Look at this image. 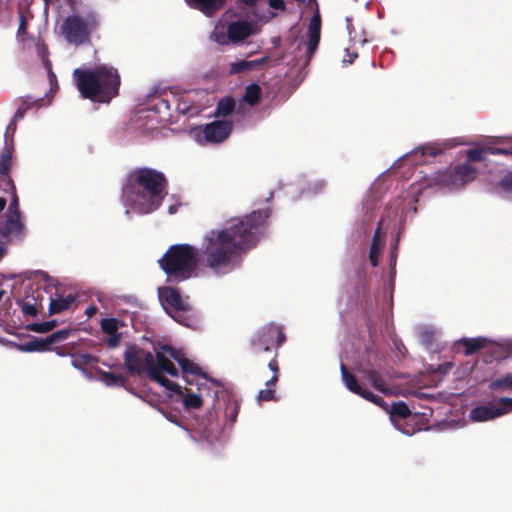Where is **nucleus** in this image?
Instances as JSON below:
<instances>
[{
    "mask_svg": "<svg viewBox=\"0 0 512 512\" xmlns=\"http://www.w3.org/2000/svg\"><path fill=\"white\" fill-rule=\"evenodd\" d=\"M512 411V398L502 397L498 402L477 406L470 412L473 421L483 422L502 416Z\"/></svg>",
    "mask_w": 512,
    "mask_h": 512,
    "instance_id": "obj_9",
    "label": "nucleus"
},
{
    "mask_svg": "<svg viewBox=\"0 0 512 512\" xmlns=\"http://www.w3.org/2000/svg\"><path fill=\"white\" fill-rule=\"evenodd\" d=\"M3 295H4V291L3 290H0V301L2 300L3 298Z\"/></svg>",
    "mask_w": 512,
    "mask_h": 512,
    "instance_id": "obj_57",
    "label": "nucleus"
},
{
    "mask_svg": "<svg viewBox=\"0 0 512 512\" xmlns=\"http://www.w3.org/2000/svg\"><path fill=\"white\" fill-rule=\"evenodd\" d=\"M489 154L492 155H512V148H499V147H491L489 148Z\"/></svg>",
    "mask_w": 512,
    "mask_h": 512,
    "instance_id": "obj_44",
    "label": "nucleus"
},
{
    "mask_svg": "<svg viewBox=\"0 0 512 512\" xmlns=\"http://www.w3.org/2000/svg\"><path fill=\"white\" fill-rule=\"evenodd\" d=\"M56 325V320H50L41 323H32L29 325V329L37 333H47L53 330L56 327Z\"/></svg>",
    "mask_w": 512,
    "mask_h": 512,
    "instance_id": "obj_35",
    "label": "nucleus"
},
{
    "mask_svg": "<svg viewBox=\"0 0 512 512\" xmlns=\"http://www.w3.org/2000/svg\"><path fill=\"white\" fill-rule=\"evenodd\" d=\"M56 81L55 74L51 71V82Z\"/></svg>",
    "mask_w": 512,
    "mask_h": 512,
    "instance_id": "obj_56",
    "label": "nucleus"
},
{
    "mask_svg": "<svg viewBox=\"0 0 512 512\" xmlns=\"http://www.w3.org/2000/svg\"><path fill=\"white\" fill-rule=\"evenodd\" d=\"M160 298L174 310L172 317L178 323L190 327L193 322L192 306L183 299L180 292L173 287L159 289Z\"/></svg>",
    "mask_w": 512,
    "mask_h": 512,
    "instance_id": "obj_8",
    "label": "nucleus"
},
{
    "mask_svg": "<svg viewBox=\"0 0 512 512\" xmlns=\"http://www.w3.org/2000/svg\"><path fill=\"white\" fill-rule=\"evenodd\" d=\"M238 1L247 7H254L257 3V0H238Z\"/></svg>",
    "mask_w": 512,
    "mask_h": 512,
    "instance_id": "obj_49",
    "label": "nucleus"
},
{
    "mask_svg": "<svg viewBox=\"0 0 512 512\" xmlns=\"http://www.w3.org/2000/svg\"><path fill=\"white\" fill-rule=\"evenodd\" d=\"M76 300V297L72 294L67 295L66 297H59L56 299H51L49 304V314H59L70 308L71 304Z\"/></svg>",
    "mask_w": 512,
    "mask_h": 512,
    "instance_id": "obj_22",
    "label": "nucleus"
},
{
    "mask_svg": "<svg viewBox=\"0 0 512 512\" xmlns=\"http://www.w3.org/2000/svg\"><path fill=\"white\" fill-rule=\"evenodd\" d=\"M489 388L493 391L511 390L512 389V373H508L503 377L494 379L490 382Z\"/></svg>",
    "mask_w": 512,
    "mask_h": 512,
    "instance_id": "obj_31",
    "label": "nucleus"
},
{
    "mask_svg": "<svg viewBox=\"0 0 512 512\" xmlns=\"http://www.w3.org/2000/svg\"><path fill=\"white\" fill-rule=\"evenodd\" d=\"M387 411L392 417L399 419H406L411 415V410L403 401L393 402Z\"/></svg>",
    "mask_w": 512,
    "mask_h": 512,
    "instance_id": "obj_30",
    "label": "nucleus"
},
{
    "mask_svg": "<svg viewBox=\"0 0 512 512\" xmlns=\"http://www.w3.org/2000/svg\"><path fill=\"white\" fill-rule=\"evenodd\" d=\"M235 109V100L232 97L221 98L215 108L216 117H226L232 114Z\"/></svg>",
    "mask_w": 512,
    "mask_h": 512,
    "instance_id": "obj_25",
    "label": "nucleus"
},
{
    "mask_svg": "<svg viewBox=\"0 0 512 512\" xmlns=\"http://www.w3.org/2000/svg\"><path fill=\"white\" fill-rule=\"evenodd\" d=\"M69 335H70V330H68V329L58 330V331L50 334L47 337L48 343H49V345H51L54 343L62 342L64 340H66L69 337Z\"/></svg>",
    "mask_w": 512,
    "mask_h": 512,
    "instance_id": "obj_39",
    "label": "nucleus"
},
{
    "mask_svg": "<svg viewBox=\"0 0 512 512\" xmlns=\"http://www.w3.org/2000/svg\"><path fill=\"white\" fill-rule=\"evenodd\" d=\"M267 60H268L267 57H262L260 59L250 60L249 62H253V63H251V69L253 70L255 68L263 66L267 62Z\"/></svg>",
    "mask_w": 512,
    "mask_h": 512,
    "instance_id": "obj_47",
    "label": "nucleus"
},
{
    "mask_svg": "<svg viewBox=\"0 0 512 512\" xmlns=\"http://www.w3.org/2000/svg\"><path fill=\"white\" fill-rule=\"evenodd\" d=\"M363 376L369 383L379 392L383 394H391L390 388L387 386L382 373L376 369L363 370Z\"/></svg>",
    "mask_w": 512,
    "mask_h": 512,
    "instance_id": "obj_19",
    "label": "nucleus"
},
{
    "mask_svg": "<svg viewBox=\"0 0 512 512\" xmlns=\"http://www.w3.org/2000/svg\"><path fill=\"white\" fill-rule=\"evenodd\" d=\"M286 341V335L281 327L270 324L261 328L251 340V352L258 357L263 352H271L274 347V353L278 355V349Z\"/></svg>",
    "mask_w": 512,
    "mask_h": 512,
    "instance_id": "obj_6",
    "label": "nucleus"
},
{
    "mask_svg": "<svg viewBox=\"0 0 512 512\" xmlns=\"http://www.w3.org/2000/svg\"><path fill=\"white\" fill-rule=\"evenodd\" d=\"M5 251H6L5 248L0 247V259L4 256Z\"/></svg>",
    "mask_w": 512,
    "mask_h": 512,
    "instance_id": "obj_54",
    "label": "nucleus"
},
{
    "mask_svg": "<svg viewBox=\"0 0 512 512\" xmlns=\"http://www.w3.org/2000/svg\"><path fill=\"white\" fill-rule=\"evenodd\" d=\"M97 372L101 380L107 386H124L125 384V378L120 374H114L112 372H107L100 369H98Z\"/></svg>",
    "mask_w": 512,
    "mask_h": 512,
    "instance_id": "obj_29",
    "label": "nucleus"
},
{
    "mask_svg": "<svg viewBox=\"0 0 512 512\" xmlns=\"http://www.w3.org/2000/svg\"><path fill=\"white\" fill-rule=\"evenodd\" d=\"M124 364L132 375L146 373L148 377L175 394L183 395L181 387L164 376L178 377L179 372L164 353L157 351L155 356L141 348L131 347L124 354Z\"/></svg>",
    "mask_w": 512,
    "mask_h": 512,
    "instance_id": "obj_3",
    "label": "nucleus"
},
{
    "mask_svg": "<svg viewBox=\"0 0 512 512\" xmlns=\"http://www.w3.org/2000/svg\"><path fill=\"white\" fill-rule=\"evenodd\" d=\"M240 405L237 401L229 403L226 408V415L230 418L232 422L236 421L237 415L239 413Z\"/></svg>",
    "mask_w": 512,
    "mask_h": 512,
    "instance_id": "obj_41",
    "label": "nucleus"
},
{
    "mask_svg": "<svg viewBox=\"0 0 512 512\" xmlns=\"http://www.w3.org/2000/svg\"><path fill=\"white\" fill-rule=\"evenodd\" d=\"M78 0H66V3L71 7L74 8L77 4Z\"/></svg>",
    "mask_w": 512,
    "mask_h": 512,
    "instance_id": "obj_52",
    "label": "nucleus"
},
{
    "mask_svg": "<svg viewBox=\"0 0 512 512\" xmlns=\"http://www.w3.org/2000/svg\"><path fill=\"white\" fill-rule=\"evenodd\" d=\"M95 312H96V307H94V306H93V307H89V308L87 309V311H86V313H87L88 315H92V314H93V313H95Z\"/></svg>",
    "mask_w": 512,
    "mask_h": 512,
    "instance_id": "obj_53",
    "label": "nucleus"
},
{
    "mask_svg": "<svg viewBox=\"0 0 512 512\" xmlns=\"http://www.w3.org/2000/svg\"><path fill=\"white\" fill-rule=\"evenodd\" d=\"M43 289L29 286L25 290L24 297L17 301L24 315L35 317L38 314V306L42 307Z\"/></svg>",
    "mask_w": 512,
    "mask_h": 512,
    "instance_id": "obj_12",
    "label": "nucleus"
},
{
    "mask_svg": "<svg viewBox=\"0 0 512 512\" xmlns=\"http://www.w3.org/2000/svg\"><path fill=\"white\" fill-rule=\"evenodd\" d=\"M346 56L348 58L344 57L343 62L348 63V64H352L354 59L357 58L358 54L357 53L350 54L349 51L347 50V55Z\"/></svg>",
    "mask_w": 512,
    "mask_h": 512,
    "instance_id": "obj_48",
    "label": "nucleus"
},
{
    "mask_svg": "<svg viewBox=\"0 0 512 512\" xmlns=\"http://www.w3.org/2000/svg\"><path fill=\"white\" fill-rule=\"evenodd\" d=\"M169 212H170V213H173V212H174V207H173V206H171V207L169 208Z\"/></svg>",
    "mask_w": 512,
    "mask_h": 512,
    "instance_id": "obj_58",
    "label": "nucleus"
},
{
    "mask_svg": "<svg viewBox=\"0 0 512 512\" xmlns=\"http://www.w3.org/2000/svg\"><path fill=\"white\" fill-rule=\"evenodd\" d=\"M56 352L57 354L62 355V353L60 352V348H56Z\"/></svg>",
    "mask_w": 512,
    "mask_h": 512,
    "instance_id": "obj_59",
    "label": "nucleus"
},
{
    "mask_svg": "<svg viewBox=\"0 0 512 512\" xmlns=\"http://www.w3.org/2000/svg\"><path fill=\"white\" fill-rule=\"evenodd\" d=\"M73 77L76 87L84 99L109 103L119 94L121 80L114 67L101 65L94 69L76 68L73 71Z\"/></svg>",
    "mask_w": 512,
    "mask_h": 512,
    "instance_id": "obj_4",
    "label": "nucleus"
},
{
    "mask_svg": "<svg viewBox=\"0 0 512 512\" xmlns=\"http://www.w3.org/2000/svg\"><path fill=\"white\" fill-rule=\"evenodd\" d=\"M321 35V17L317 12L313 15L308 26L307 54L311 59L318 48Z\"/></svg>",
    "mask_w": 512,
    "mask_h": 512,
    "instance_id": "obj_14",
    "label": "nucleus"
},
{
    "mask_svg": "<svg viewBox=\"0 0 512 512\" xmlns=\"http://www.w3.org/2000/svg\"><path fill=\"white\" fill-rule=\"evenodd\" d=\"M269 369L273 372V376L266 382V389H261L258 393V402H268L275 400V390L271 387L274 386L279 380V365L277 361V354L268 362Z\"/></svg>",
    "mask_w": 512,
    "mask_h": 512,
    "instance_id": "obj_13",
    "label": "nucleus"
},
{
    "mask_svg": "<svg viewBox=\"0 0 512 512\" xmlns=\"http://www.w3.org/2000/svg\"><path fill=\"white\" fill-rule=\"evenodd\" d=\"M47 337L45 339L33 338L32 340L20 345V349L24 352H44L49 350Z\"/></svg>",
    "mask_w": 512,
    "mask_h": 512,
    "instance_id": "obj_27",
    "label": "nucleus"
},
{
    "mask_svg": "<svg viewBox=\"0 0 512 512\" xmlns=\"http://www.w3.org/2000/svg\"><path fill=\"white\" fill-rule=\"evenodd\" d=\"M44 3H45V6L48 7L49 4L53 1V0H43Z\"/></svg>",
    "mask_w": 512,
    "mask_h": 512,
    "instance_id": "obj_55",
    "label": "nucleus"
},
{
    "mask_svg": "<svg viewBox=\"0 0 512 512\" xmlns=\"http://www.w3.org/2000/svg\"><path fill=\"white\" fill-rule=\"evenodd\" d=\"M382 220L379 221L377 228L374 231L372 243L369 252V260L373 267H376L379 263V259L382 253V247L385 238V232L381 231Z\"/></svg>",
    "mask_w": 512,
    "mask_h": 512,
    "instance_id": "obj_17",
    "label": "nucleus"
},
{
    "mask_svg": "<svg viewBox=\"0 0 512 512\" xmlns=\"http://www.w3.org/2000/svg\"><path fill=\"white\" fill-rule=\"evenodd\" d=\"M166 176L155 169L142 167L129 173L122 196L140 214L156 211L168 194Z\"/></svg>",
    "mask_w": 512,
    "mask_h": 512,
    "instance_id": "obj_2",
    "label": "nucleus"
},
{
    "mask_svg": "<svg viewBox=\"0 0 512 512\" xmlns=\"http://www.w3.org/2000/svg\"><path fill=\"white\" fill-rule=\"evenodd\" d=\"M340 371H341L342 380H343L346 388L350 392L360 396V394L363 392L364 388L358 383L356 377L348 370V368L346 367V365L344 363H341Z\"/></svg>",
    "mask_w": 512,
    "mask_h": 512,
    "instance_id": "obj_21",
    "label": "nucleus"
},
{
    "mask_svg": "<svg viewBox=\"0 0 512 512\" xmlns=\"http://www.w3.org/2000/svg\"><path fill=\"white\" fill-rule=\"evenodd\" d=\"M161 350L162 352L161 353H166L168 354L172 359H174L178 364L180 363V361L183 359V357L185 356L184 353L181 351V350H178L176 348H174L173 346L169 345V344H163L161 345Z\"/></svg>",
    "mask_w": 512,
    "mask_h": 512,
    "instance_id": "obj_37",
    "label": "nucleus"
},
{
    "mask_svg": "<svg viewBox=\"0 0 512 512\" xmlns=\"http://www.w3.org/2000/svg\"><path fill=\"white\" fill-rule=\"evenodd\" d=\"M26 32H27V21L25 19V16L21 13L19 26H18V30H17V35L23 36L26 34Z\"/></svg>",
    "mask_w": 512,
    "mask_h": 512,
    "instance_id": "obj_45",
    "label": "nucleus"
},
{
    "mask_svg": "<svg viewBox=\"0 0 512 512\" xmlns=\"http://www.w3.org/2000/svg\"><path fill=\"white\" fill-rule=\"evenodd\" d=\"M13 147L4 145L0 154V176L4 185L13 184L14 181L10 176L12 167Z\"/></svg>",
    "mask_w": 512,
    "mask_h": 512,
    "instance_id": "obj_16",
    "label": "nucleus"
},
{
    "mask_svg": "<svg viewBox=\"0 0 512 512\" xmlns=\"http://www.w3.org/2000/svg\"><path fill=\"white\" fill-rule=\"evenodd\" d=\"M459 344L465 348V355H472L486 346L485 338H464L459 341Z\"/></svg>",
    "mask_w": 512,
    "mask_h": 512,
    "instance_id": "obj_24",
    "label": "nucleus"
},
{
    "mask_svg": "<svg viewBox=\"0 0 512 512\" xmlns=\"http://www.w3.org/2000/svg\"><path fill=\"white\" fill-rule=\"evenodd\" d=\"M499 186L505 191L512 192V171L500 180Z\"/></svg>",
    "mask_w": 512,
    "mask_h": 512,
    "instance_id": "obj_43",
    "label": "nucleus"
},
{
    "mask_svg": "<svg viewBox=\"0 0 512 512\" xmlns=\"http://www.w3.org/2000/svg\"><path fill=\"white\" fill-rule=\"evenodd\" d=\"M179 366L182 371V376L186 380L188 384H191L192 382L188 379L189 375L193 376H199L202 378H207V374L202 371L201 367L198 366L196 363L191 361L190 359L186 358L185 356L180 361Z\"/></svg>",
    "mask_w": 512,
    "mask_h": 512,
    "instance_id": "obj_20",
    "label": "nucleus"
},
{
    "mask_svg": "<svg viewBox=\"0 0 512 512\" xmlns=\"http://www.w3.org/2000/svg\"><path fill=\"white\" fill-rule=\"evenodd\" d=\"M232 131V122L226 120H215L204 125L203 136L209 143H221L226 140Z\"/></svg>",
    "mask_w": 512,
    "mask_h": 512,
    "instance_id": "obj_11",
    "label": "nucleus"
},
{
    "mask_svg": "<svg viewBox=\"0 0 512 512\" xmlns=\"http://www.w3.org/2000/svg\"><path fill=\"white\" fill-rule=\"evenodd\" d=\"M261 99V87L252 83L246 86L245 92L243 95V100L250 106H255L259 103Z\"/></svg>",
    "mask_w": 512,
    "mask_h": 512,
    "instance_id": "obj_28",
    "label": "nucleus"
},
{
    "mask_svg": "<svg viewBox=\"0 0 512 512\" xmlns=\"http://www.w3.org/2000/svg\"><path fill=\"white\" fill-rule=\"evenodd\" d=\"M268 4L271 8L276 10L284 11L286 9L284 0H268Z\"/></svg>",
    "mask_w": 512,
    "mask_h": 512,
    "instance_id": "obj_46",
    "label": "nucleus"
},
{
    "mask_svg": "<svg viewBox=\"0 0 512 512\" xmlns=\"http://www.w3.org/2000/svg\"><path fill=\"white\" fill-rule=\"evenodd\" d=\"M186 3L194 9L203 12L206 15H212L222 9L226 0H185Z\"/></svg>",
    "mask_w": 512,
    "mask_h": 512,
    "instance_id": "obj_18",
    "label": "nucleus"
},
{
    "mask_svg": "<svg viewBox=\"0 0 512 512\" xmlns=\"http://www.w3.org/2000/svg\"><path fill=\"white\" fill-rule=\"evenodd\" d=\"M416 151H420L421 155H429L432 157H435V156L443 153L442 148L435 144L423 145V146L419 147Z\"/></svg>",
    "mask_w": 512,
    "mask_h": 512,
    "instance_id": "obj_38",
    "label": "nucleus"
},
{
    "mask_svg": "<svg viewBox=\"0 0 512 512\" xmlns=\"http://www.w3.org/2000/svg\"><path fill=\"white\" fill-rule=\"evenodd\" d=\"M98 362V357L89 353L78 352L72 355V366L84 370L86 366Z\"/></svg>",
    "mask_w": 512,
    "mask_h": 512,
    "instance_id": "obj_23",
    "label": "nucleus"
},
{
    "mask_svg": "<svg viewBox=\"0 0 512 512\" xmlns=\"http://www.w3.org/2000/svg\"><path fill=\"white\" fill-rule=\"evenodd\" d=\"M203 399L200 395L189 393L183 398V406L186 410L198 409L202 406Z\"/></svg>",
    "mask_w": 512,
    "mask_h": 512,
    "instance_id": "obj_34",
    "label": "nucleus"
},
{
    "mask_svg": "<svg viewBox=\"0 0 512 512\" xmlns=\"http://www.w3.org/2000/svg\"><path fill=\"white\" fill-rule=\"evenodd\" d=\"M360 397L384 408L385 410H388V406L386 405L384 399L378 395H375L374 393L367 389L363 390V392L360 394Z\"/></svg>",
    "mask_w": 512,
    "mask_h": 512,
    "instance_id": "obj_36",
    "label": "nucleus"
},
{
    "mask_svg": "<svg viewBox=\"0 0 512 512\" xmlns=\"http://www.w3.org/2000/svg\"><path fill=\"white\" fill-rule=\"evenodd\" d=\"M490 147L474 148L466 152V162L472 164L473 162H481L485 160V155L489 154Z\"/></svg>",
    "mask_w": 512,
    "mask_h": 512,
    "instance_id": "obj_33",
    "label": "nucleus"
},
{
    "mask_svg": "<svg viewBox=\"0 0 512 512\" xmlns=\"http://www.w3.org/2000/svg\"><path fill=\"white\" fill-rule=\"evenodd\" d=\"M271 209L256 210L221 229H211L200 248L173 244L158 260L169 283L179 284L195 275L197 267L219 276L231 271L238 259L259 241L267 227Z\"/></svg>",
    "mask_w": 512,
    "mask_h": 512,
    "instance_id": "obj_1",
    "label": "nucleus"
},
{
    "mask_svg": "<svg viewBox=\"0 0 512 512\" xmlns=\"http://www.w3.org/2000/svg\"><path fill=\"white\" fill-rule=\"evenodd\" d=\"M23 116H24V111L21 109H17V111L15 112V118L20 119Z\"/></svg>",
    "mask_w": 512,
    "mask_h": 512,
    "instance_id": "obj_51",
    "label": "nucleus"
},
{
    "mask_svg": "<svg viewBox=\"0 0 512 512\" xmlns=\"http://www.w3.org/2000/svg\"><path fill=\"white\" fill-rule=\"evenodd\" d=\"M6 186L8 187V189L5 188L4 190L9 192L11 195V201H10V204L8 207V212H7L6 216L21 218V212H20V208H19V198H18V195L16 192V186L14 183L6 185Z\"/></svg>",
    "mask_w": 512,
    "mask_h": 512,
    "instance_id": "obj_26",
    "label": "nucleus"
},
{
    "mask_svg": "<svg viewBox=\"0 0 512 512\" xmlns=\"http://www.w3.org/2000/svg\"><path fill=\"white\" fill-rule=\"evenodd\" d=\"M100 16L95 11L83 14H72L64 18L60 25V33L69 44L76 46L90 43L92 34L100 28Z\"/></svg>",
    "mask_w": 512,
    "mask_h": 512,
    "instance_id": "obj_5",
    "label": "nucleus"
},
{
    "mask_svg": "<svg viewBox=\"0 0 512 512\" xmlns=\"http://www.w3.org/2000/svg\"><path fill=\"white\" fill-rule=\"evenodd\" d=\"M7 200L3 197H0V212H2L6 206Z\"/></svg>",
    "mask_w": 512,
    "mask_h": 512,
    "instance_id": "obj_50",
    "label": "nucleus"
},
{
    "mask_svg": "<svg viewBox=\"0 0 512 512\" xmlns=\"http://www.w3.org/2000/svg\"><path fill=\"white\" fill-rule=\"evenodd\" d=\"M26 236V227L21 218L6 216L0 222V237L6 242H22Z\"/></svg>",
    "mask_w": 512,
    "mask_h": 512,
    "instance_id": "obj_10",
    "label": "nucleus"
},
{
    "mask_svg": "<svg viewBox=\"0 0 512 512\" xmlns=\"http://www.w3.org/2000/svg\"><path fill=\"white\" fill-rule=\"evenodd\" d=\"M108 336L109 337L106 342L107 347L110 349H114V348L118 347L121 342L122 334L118 332L115 334H109Z\"/></svg>",
    "mask_w": 512,
    "mask_h": 512,
    "instance_id": "obj_42",
    "label": "nucleus"
},
{
    "mask_svg": "<svg viewBox=\"0 0 512 512\" xmlns=\"http://www.w3.org/2000/svg\"><path fill=\"white\" fill-rule=\"evenodd\" d=\"M477 168L466 161L453 169L438 171L433 177L436 185L459 188L475 180Z\"/></svg>",
    "mask_w": 512,
    "mask_h": 512,
    "instance_id": "obj_7",
    "label": "nucleus"
},
{
    "mask_svg": "<svg viewBox=\"0 0 512 512\" xmlns=\"http://www.w3.org/2000/svg\"><path fill=\"white\" fill-rule=\"evenodd\" d=\"M120 326H122V322L113 317L104 318L100 322L102 332L107 335L118 333Z\"/></svg>",
    "mask_w": 512,
    "mask_h": 512,
    "instance_id": "obj_32",
    "label": "nucleus"
},
{
    "mask_svg": "<svg viewBox=\"0 0 512 512\" xmlns=\"http://www.w3.org/2000/svg\"><path fill=\"white\" fill-rule=\"evenodd\" d=\"M251 63L252 62H249L247 60L236 62L231 66V73H242L245 71L252 70Z\"/></svg>",
    "mask_w": 512,
    "mask_h": 512,
    "instance_id": "obj_40",
    "label": "nucleus"
},
{
    "mask_svg": "<svg viewBox=\"0 0 512 512\" xmlns=\"http://www.w3.org/2000/svg\"><path fill=\"white\" fill-rule=\"evenodd\" d=\"M252 34V25L244 20L235 21L229 24L227 35L231 42L237 43L245 40Z\"/></svg>",
    "mask_w": 512,
    "mask_h": 512,
    "instance_id": "obj_15",
    "label": "nucleus"
}]
</instances>
